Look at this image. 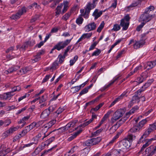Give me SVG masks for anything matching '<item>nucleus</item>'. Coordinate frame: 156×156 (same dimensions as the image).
Segmentation results:
<instances>
[{
    "label": "nucleus",
    "instance_id": "f257e3e1",
    "mask_svg": "<svg viewBox=\"0 0 156 156\" xmlns=\"http://www.w3.org/2000/svg\"><path fill=\"white\" fill-rule=\"evenodd\" d=\"M154 8L153 6H150L147 8L144 12L142 14L140 17V20L143 21L145 23L151 20L154 16V14H151L152 10H154Z\"/></svg>",
    "mask_w": 156,
    "mask_h": 156
},
{
    "label": "nucleus",
    "instance_id": "f03ea898",
    "mask_svg": "<svg viewBox=\"0 0 156 156\" xmlns=\"http://www.w3.org/2000/svg\"><path fill=\"white\" fill-rule=\"evenodd\" d=\"M130 146V141L126 139H124L122 140L119 143V147L120 149L119 150L115 149L112 152V154H115L119 155L120 151L122 150L123 151H126L128 148Z\"/></svg>",
    "mask_w": 156,
    "mask_h": 156
},
{
    "label": "nucleus",
    "instance_id": "7ed1b4c3",
    "mask_svg": "<svg viewBox=\"0 0 156 156\" xmlns=\"http://www.w3.org/2000/svg\"><path fill=\"white\" fill-rule=\"evenodd\" d=\"M124 113L123 109H120L117 110L113 114V117L111 119V122L113 123L122 117Z\"/></svg>",
    "mask_w": 156,
    "mask_h": 156
},
{
    "label": "nucleus",
    "instance_id": "20e7f679",
    "mask_svg": "<svg viewBox=\"0 0 156 156\" xmlns=\"http://www.w3.org/2000/svg\"><path fill=\"white\" fill-rule=\"evenodd\" d=\"M156 129V122L149 125L148 129L144 132L140 138L139 140H141L144 138L146 137Z\"/></svg>",
    "mask_w": 156,
    "mask_h": 156
},
{
    "label": "nucleus",
    "instance_id": "39448f33",
    "mask_svg": "<svg viewBox=\"0 0 156 156\" xmlns=\"http://www.w3.org/2000/svg\"><path fill=\"white\" fill-rule=\"evenodd\" d=\"M71 39H67L65 41H60L55 45V48L58 51H60L63 49L67 46L70 42Z\"/></svg>",
    "mask_w": 156,
    "mask_h": 156
},
{
    "label": "nucleus",
    "instance_id": "423d86ee",
    "mask_svg": "<svg viewBox=\"0 0 156 156\" xmlns=\"http://www.w3.org/2000/svg\"><path fill=\"white\" fill-rule=\"evenodd\" d=\"M72 45H70L68 46L66 49L65 50V51L64 53V54L62 55L60 54L58 56L59 58L58 62L59 63L61 64L64 61V59L65 58L66 56L68 55L67 52L69 51L71 49Z\"/></svg>",
    "mask_w": 156,
    "mask_h": 156
},
{
    "label": "nucleus",
    "instance_id": "0eeeda50",
    "mask_svg": "<svg viewBox=\"0 0 156 156\" xmlns=\"http://www.w3.org/2000/svg\"><path fill=\"white\" fill-rule=\"evenodd\" d=\"M63 5V3L60 4V5L57 6L56 9V11L55 12V15L58 17V15H59L61 13V9ZM68 7L66 5H64V8L62 9V14L64 13L67 10Z\"/></svg>",
    "mask_w": 156,
    "mask_h": 156
},
{
    "label": "nucleus",
    "instance_id": "6e6552de",
    "mask_svg": "<svg viewBox=\"0 0 156 156\" xmlns=\"http://www.w3.org/2000/svg\"><path fill=\"white\" fill-rule=\"evenodd\" d=\"M26 12V9L24 7H22L21 9L19 10L18 12L16 14L13 15L11 18L14 20L19 19L20 16L23 13Z\"/></svg>",
    "mask_w": 156,
    "mask_h": 156
},
{
    "label": "nucleus",
    "instance_id": "1a4fd4ad",
    "mask_svg": "<svg viewBox=\"0 0 156 156\" xmlns=\"http://www.w3.org/2000/svg\"><path fill=\"white\" fill-rule=\"evenodd\" d=\"M10 151V149L6 146L2 145L0 148V156H4Z\"/></svg>",
    "mask_w": 156,
    "mask_h": 156
},
{
    "label": "nucleus",
    "instance_id": "9d476101",
    "mask_svg": "<svg viewBox=\"0 0 156 156\" xmlns=\"http://www.w3.org/2000/svg\"><path fill=\"white\" fill-rule=\"evenodd\" d=\"M98 0H93L92 4L89 2L88 3L87 5L86 8L85 9V13H89L90 10L93 9L95 8L96 5H95V2L97 1Z\"/></svg>",
    "mask_w": 156,
    "mask_h": 156
},
{
    "label": "nucleus",
    "instance_id": "9b49d317",
    "mask_svg": "<svg viewBox=\"0 0 156 156\" xmlns=\"http://www.w3.org/2000/svg\"><path fill=\"white\" fill-rule=\"evenodd\" d=\"M96 24L94 22L89 23L85 27V31L89 32L95 30L96 28Z\"/></svg>",
    "mask_w": 156,
    "mask_h": 156
},
{
    "label": "nucleus",
    "instance_id": "f8f14e48",
    "mask_svg": "<svg viewBox=\"0 0 156 156\" xmlns=\"http://www.w3.org/2000/svg\"><path fill=\"white\" fill-rule=\"evenodd\" d=\"M42 122V121H39L37 123H32L30 125L26 126L25 128L24 129L28 133L30 130L33 129L35 126H39L41 124Z\"/></svg>",
    "mask_w": 156,
    "mask_h": 156
},
{
    "label": "nucleus",
    "instance_id": "ddd939ff",
    "mask_svg": "<svg viewBox=\"0 0 156 156\" xmlns=\"http://www.w3.org/2000/svg\"><path fill=\"white\" fill-rule=\"evenodd\" d=\"M50 111L47 108L45 109L40 115V118L42 119L47 118L50 114Z\"/></svg>",
    "mask_w": 156,
    "mask_h": 156
},
{
    "label": "nucleus",
    "instance_id": "4468645a",
    "mask_svg": "<svg viewBox=\"0 0 156 156\" xmlns=\"http://www.w3.org/2000/svg\"><path fill=\"white\" fill-rule=\"evenodd\" d=\"M146 152L148 153L149 151H150V156H152L155 154H156V146L154 147H153L152 146H151L150 147L147 148L145 150Z\"/></svg>",
    "mask_w": 156,
    "mask_h": 156
},
{
    "label": "nucleus",
    "instance_id": "2eb2a0df",
    "mask_svg": "<svg viewBox=\"0 0 156 156\" xmlns=\"http://www.w3.org/2000/svg\"><path fill=\"white\" fill-rule=\"evenodd\" d=\"M129 22H126L124 20H121L120 23V25L122 27L123 30H126L129 27Z\"/></svg>",
    "mask_w": 156,
    "mask_h": 156
},
{
    "label": "nucleus",
    "instance_id": "dca6fc26",
    "mask_svg": "<svg viewBox=\"0 0 156 156\" xmlns=\"http://www.w3.org/2000/svg\"><path fill=\"white\" fill-rule=\"evenodd\" d=\"M92 118L90 119L88 121H87L82 124L80 125L79 126L80 127H84L85 126L88 125L90 123H91L94 120V119L97 118V116L96 115L94 114V113H92Z\"/></svg>",
    "mask_w": 156,
    "mask_h": 156
},
{
    "label": "nucleus",
    "instance_id": "f3484780",
    "mask_svg": "<svg viewBox=\"0 0 156 156\" xmlns=\"http://www.w3.org/2000/svg\"><path fill=\"white\" fill-rule=\"evenodd\" d=\"M20 68V67L19 66H14L8 69V70H5L4 73L6 74H8L9 73H11L16 71Z\"/></svg>",
    "mask_w": 156,
    "mask_h": 156
},
{
    "label": "nucleus",
    "instance_id": "a211bd4d",
    "mask_svg": "<svg viewBox=\"0 0 156 156\" xmlns=\"http://www.w3.org/2000/svg\"><path fill=\"white\" fill-rule=\"evenodd\" d=\"M30 70V69L28 67H24L22 68L17 72L19 75H22L26 73Z\"/></svg>",
    "mask_w": 156,
    "mask_h": 156
},
{
    "label": "nucleus",
    "instance_id": "6ab92c4d",
    "mask_svg": "<svg viewBox=\"0 0 156 156\" xmlns=\"http://www.w3.org/2000/svg\"><path fill=\"white\" fill-rule=\"evenodd\" d=\"M98 9H96L93 13V16H94V19L96 20L102 14L103 11H101L98 12ZM105 11H103L104 12Z\"/></svg>",
    "mask_w": 156,
    "mask_h": 156
},
{
    "label": "nucleus",
    "instance_id": "aec40b11",
    "mask_svg": "<svg viewBox=\"0 0 156 156\" xmlns=\"http://www.w3.org/2000/svg\"><path fill=\"white\" fill-rule=\"evenodd\" d=\"M144 43V41L143 40L136 41L133 45L134 48L137 49L142 46Z\"/></svg>",
    "mask_w": 156,
    "mask_h": 156
},
{
    "label": "nucleus",
    "instance_id": "412c9836",
    "mask_svg": "<svg viewBox=\"0 0 156 156\" xmlns=\"http://www.w3.org/2000/svg\"><path fill=\"white\" fill-rule=\"evenodd\" d=\"M141 129L136 124L129 131V132L130 133H135L140 131Z\"/></svg>",
    "mask_w": 156,
    "mask_h": 156
},
{
    "label": "nucleus",
    "instance_id": "4be33fe9",
    "mask_svg": "<svg viewBox=\"0 0 156 156\" xmlns=\"http://www.w3.org/2000/svg\"><path fill=\"white\" fill-rule=\"evenodd\" d=\"M128 116L127 117L126 115L125 117L122 118L115 124H116V126L118 127L119 128L126 121L127 119L128 118Z\"/></svg>",
    "mask_w": 156,
    "mask_h": 156
},
{
    "label": "nucleus",
    "instance_id": "5701e85b",
    "mask_svg": "<svg viewBox=\"0 0 156 156\" xmlns=\"http://www.w3.org/2000/svg\"><path fill=\"white\" fill-rule=\"evenodd\" d=\"M82 132L81 130H80L76 132L73 133V134L69 137L68 139V141H71L75 138L79 134Z\"/></svg>",
    "mask_w": 156,
    "mask_h": 156
},
{
    "label": "nucleus",
    "instance_id": "b1692460",
    "mask_svg": "<svg viewBox=\"0 0 156 156\" xmlns=\"http://www.w3.org/2000/svg\"><path fill=\"white\" fill-rule=\"evenodd\" d=\"M76 121H74L73 122H71L68 123L64 127L66 128V130H68L69 129L73 127L75 125L76 123Z\"/></svg>",
    "mask_w": 156,
    "mask_h": 156
},
{
    "label": "nucleus",
    "instance_id": "393cba45",
    "mask_svg": "<svg viewBox=\"0 0 156 156\" xmlns=\"http://www.w3.org/2000/svg\"><path fill=\"white\" fill-rule=\"evenodd\" d=\"M90 151V148H85L84 149L81 151L80 156H87Z\"/></svg>",
    "mask_w": 156,
    "mask_h": 156
},
{
    "label": "nucleus",
    "instance_id": "a878e982",
    "mask_svg": "<svg viewBox=\"0 0 156 156\" xmlns=\"http://www.w3.org/2000/svg\"><path fill=\"white\" fill-rule=\"evenodd\" d=\"M52 132H50L49 134L46 135L45 133H43L42 132H41L35 136L39 140V139L42 136L44 135V136L42 138V140H43L44 138L49 135Z\"/></svg>",
    "mask_w": 156,
    "mask_h": 156
},
{
    "label": "nucleus",
    "instance_id": "bb28decb",
    "mask_svg": "<svg viewBox=\"0 0 156 156\" xmlns=\"http://www.w3.org/2000/svg\"><path fill=\"white\" fill-rule=\"evenodd\" d=\"M138 109V108L137 106L133 107L129 112L126 113V115L127 117L128 116V118H129L130 115L133 113L134 112L137 110Z\"/></svg>",
    "mask_w": 156,
    "mask_h": 156
},
{
    "label": "nucleus",
    "instance_id": "cd10ccee",
    "mask_svg": "<svg viewBox=\"0 0 156 156\" xmlns=\"http://www.w3.org/2000/svg\"><path fill=\"white\" fill-rule=\"evenodd\" d=\"M147 120L146 119H143L140 122L137 124L138 126L140 128L142 129V128L144 126L145 124L147 122Z\"/></svg>",
    "mask_w": 156,
    "mask_h": 156
},
{
    "label": "nucleus",
    "instance_id": "c85d7f7f",
    "mask_svg": "<svg viewBox=\"0 0 156 156\" xmlns=\"http://www.w3.org/2000/svg\"><path fill=\"white\" fill-rule=\"evenodd\" d=\"M93 145H95L98 144L101 140V138L100 137H98L91 139Z\"/></svg>",
    "mask_w": 156,
    "mask_h": 156
},
{
    "label": "nucleus",
    "instance_id": "c756f323",
    "mask_svg": "<svg viewBox=\"0 0 156 156\" xmlns=\"http://www.w3.org/2000/svg\"><path fill=\"white\" fill-rule=\"evenodd\" d=\"M156 61L148 62H147V66L148 67V69H151L154 67L156 65Z\"/></svg>",
    "mask_w": 156,
    "mask_h": 156
},
{
    "label": "nucleus",
    "instance_id": "7c9ffc66",
    "mask_svg": "<svg viewBox=\"0 0 156 156\" xmlns=\"http://www.w3.org/2000/svg\"><path fill=\"white\" fill-rule=\"evenodd\" d=\"M138 95L135 93V94L133 97L132 100L133 103L138 102L139 101L140 98L138 96Z\"/></svg>",
    "mask_w": 156,
    "mask_h": 156
},
{
    "label": "nucleus",
    "instance_id": "2f4dec72",
    "mask_svg": "<svg viewBox=\"0 0 156 156\" xmlns=\"http://www.w3.org/2000/svg\"><path fill=\"white\" fill-rule=\"evenodd\" d=\"M92 145H93L91 139L86 141L83 144V146L84 147L86 146H90Z\"/></svg>",
    "mask_w": 156,
    "mask_h": 156
},
{
    "label": "nucleus",
    "instance_id": "473e14b6",
    "mask_svg": "<svg viewBox=\"0 0 156 156\" xmlns=\"http://www.w3.org/2000/svg\"><path fill=\"white\" fill-rule=\"evenodd\" d=\"M19 128L18 126L15 127H12L8 130V132L10 134L16 131Z\"/></svg>",
    "mask_w": 156,
    "mask_h": 156
},
{
    "label": "nucleus",
    "instance_id": "72a5a7b5",
    "mask_svg": "<svg viewBox=\"0 0 156 156\" xmlns=\"http://www.w3.org/2000/svg\"><path fill=\"white\" fill-rule=\"evenodd\" d=\"M136 136L132 134H129L125 139L128 140L129 141H131L135 139Z\"/></svg>",
    "mask_w": 156,
    "mask_h": 156
},
{
    "label": "nucleus",
    "instance_id": "f704fd0d",
    "mask_svg": "<svg viewBox=\"0 0 156 156\" xmlns=\"http://www.w3.org/2000/svg\"><path fill=\"white\" fill-rule=\"evenodd\" d=\"M110 112H108L106 114H105L104 116V117L101 120L100 122V124H102L106 120V119L108 117L109 115L110 114Z\"/></svg>",
    "mask_w": 156,
    "mask_h": 156
},
{
    "label": "nucleus",
    "instance_id": "c9c22d12",
    "mask_svg": "<svg viewBox=\"0 0 156 156\" xmlns=\"http://www.w3.org/2000/svg\"><path fill=\"white\" fill-rule=\"evenodd\" d=\"M118 128L116 126V124H115L112 127L109 129L110 133V134H112L115 132L117 129Z\"/></svg>",
    "mask_w": 156,
    "mask_h": 156
},
{
    "label": "nucleus",
    "instance_id": "e433bc0d",
    "mask_svg": "<svg viewBox=\"0 0 156 156\" xmlns=\"http://www.w3.org/2000/svg\"><path fill=\"white\" fill-rule=\"evenodd\" d=\"M81 88L80 86H79L73 87L71 88V89L73 93H74L78 92Z\"/></svg>",
    "mask_w": 156,
    "mask_h": 156
},
{
    "label": "nucleus",
    "instance_id": "4c0bfd02",
    "mask_svg": "<svg viewBox=\"0 0 156 156\" xmlns=\"http://www.w3.org/2000/svg\"><path fill=\"white\" fill-rule=\"evenodd\" d=\"M78 57L77 55L74 56L73 59H71L70 61V66H73L76 62L78 59Z\"/></svg>",
    "mask_w": 156,
    "mask_h": 156
},
{
    "label": "nucleus",
    "instance_id": "58836bf2",
    "mask_svg": "<svg viewBox=\"0 0 156 156\" xmlns=\"http://www.w3.org/2000/svg\"><path fill=\"white\" fill-rule=\"evenodd\" d=\"M105 25V23L104 21H102L100 24L99 26L97 29V31L99 33L101 32V30L103 28Z\"/></svg>",
    "mask_w": 156,
    "mask_h": 156
},
{
    "label": "nucleus",
    "instance_id": "ea45409f",
    "mask_svg": "<svg viewBox=\"0 0 156 156\" xmlns=\"http://www.w3.org/2000/svg\"><path fill=\"white\" fill-rule=\"evenodd\" d=\"M66 130V128H65V127L64 126V127L59 128L57 130H53V132L54 131H56L58 132L57 133H62L64 132V131H65Z\"/></svg>",
    "mask_w": 156,
    "mask_h": 156
},
{
    "label": "nucleus",
    "instance_id": "a19ab883",
    "mask_svg": "<svg viewBox=\"0 0 156 156\" xmlns=\"http://www.w3.org/2000/svg\"><path fill=\"white\" fill-rule=\"evenodd\" d=\"M150 144V140H147L146 143L144 144L141 148V151H143L144 149Z\"/></svg>",
    "mask_w": 156,
    "mask_h": 156
},
{
    "label": "nucleus",
    "instance_id": "79ce46f5",
    "mask_svg": "<svg viewBox=\"0 0 156 156\" xmlns=\"http://www.w3.org/2000/svg\"><path fill=\"white\" fill-rule=\"evenodd\" d=\"M103 105V103L100 104L99 105H97L95 108L91 109V112L93 110L95 111H97Z\"/></svg>",
    "mask_w": 156,
    "mask_h": 156
},
{
    "label": "nucleus",
    "instance_id": "37998d69",
    "mask_svg": "<svg viewBox=\"0 0 156 156\" xmlns=\"http://www.w3.org/2000/svg\"><path fill=\"white\" fill-rule=\"evenodd\" d=\"M103 130V129L102 128H101L97 130H96L95 132L92 133V136H96L97 135H98L100 133L102 130Z\"/></svg>",
    "mask_w": 156,
    "mask_h": 156
},
{
    "label": "nucleus",
    "instance_id": "c03bdc74",
    "mask_svg": "<svg viewBox=\"0 0 156 156\" xmlns=\"http://www.w3.org/2000/svg\"><path fill=\"white\" fill-rule=\"evenodd\" d=\"M146 89V88L144 86H143L140 89L138 90L136 92H135V93L137 94V95H140V93L141 92L144 91Z\"/></svg>",
    "mask_w": 156,
    "mask_h": 156
},
{
    "label": "nucleus",
    "instance_id": "a18cd8bd",
    "mask_svg": "<svg viewBox=\"0 0 156 156\" xmlns=\"http://www.w3.org/2000/svg\"><path fill=\"white\" fill-rule=\"evenodd\" d=\"M83 21V19L81 16H79L76 21V23L78 24H81Z\"/></svg>",
    "mask_w": 156,
    "mask_h": 156
},
{
    "label": "nucleus",
    "instance_id": "49530a36",
    "mask_svg": "<svg viewBox=\"0 0 156 156\" xmlns=\"http://www.w3.org/2000/svg\"><path fill=\"white\" fill-rule=\"evenodd\" d=\"M120 29V25L117 24H115L113 26V27L112 29V30H113L115 31H117L119 30Z\"/></svg>",
    "mask_w": 156,
    "mask_h": 156
},
{
    "label": "nucleus",
    "instance_id": "de8ad7c7",
    "mask_svg": "<svg viewBox=\"0 0 156 156\" xmlns=\"http://www.w3.org/2000/svg\"><path fill=\"white\" fill-rule=\"evenodd\" d=\"M55 137L54 136H52L49 139H48L46 141V143H47V145H48L55 140Z\"/></svg>",
    "mask_w": 156,
    "mask_h": 156
},
{
    "label": "nucleus",
    "instance_id": "09e8293b",
    "mask_svg": "<svg viewBox=\"0 0 156 156\" xmlns=\"http://www.w3.org/2000/svg\"><path fill=\"white\" fill-rule=\"evenodd\" d=\"M140 4L139 2H135L132 3L128 7V8L134 7L135 6H137Z\"/></svg>",
    "mask_w": 156,
    "mask_h": 156
},
{
    "label": "nucleus",
    "instance_id": "8fccbe9b",
    "mask_svg": "<svg viewBox=\"0 0 156 156\" xmlns=\"http://www.w3.org/2000/svg\"><path fill=\"white\" fill-rule=\"evenodd\" d=\"M101 51L100 50L97 49V50L95 51L92 54V56H98L101 53Z\"/></svg>",
    "mask_w": 156,
    "mask_h": 156
},
{
    "label": "nucleus",
    "instance_id": "3c124183",
    "mask_svg": "<svg viewBox=\"0 0 156 156\" xmlns=\"http://www.w3.org/2000/svg\"><path fill=\"white\" fill-rule=\"evenodd\" d=\"M92 35V33L84 34L82 35L84 39L86 38H89Z\"/></svg>",
    "mask_w": 156,
    "mask_h": 156
},
{
    "label": "nucleus",
    "instance_id": "603ef678",
    "mask_svg": "<svg viewBox=\"0 0 156 156\" xmlns=\"http://www.w3.org/2000/svg\"><path fill=\"white\" fill-rule=\"evenodd\" d=\"M11 123V121L10 119H6L4 121V126H8Z\"/></svg>",
    "mask_w": 156,
    "mask_h": 156
},
{
    "label": "nucleus",
    "instance_id": "864d4df0",
    "mask_svg": "<svg viewBox=\"0 0 156 156\" xmlns=\"http://www.w3.org/2000/svg\"><path fill=\"white\" fill-rule=\"evenodd\" d=\"M98 42L95 41L94 42L93 44H92L90 46V47L89 49V51H91L96 46L98 43Z\"/></svg>",
    "mask_w": 156,
    "mask_h": 156
},
{
    "label": "nucleus",
    "instance_id": "5fc2aeb1",
    "mask_svg": "<svg viewBox=\"0 0 156 156\" xmlns=\"http://www.w3.org/2000/svg\"><path fill=\"white\" fill-rule=\"evenodd\" d=\"M88 91L87 89L85 87L80 92L79 95L80 96L83 94H86L88 92Z\"/></svg>",
    "mask_w": 156,
    "mask_h": 156
},
{
    "label": "nucleus",
    "instance_id": "6e6d98bb",
    "mask_svg": "<svg viewBox=\"0 0 156 156\" xmlns=\"http://www.w3.org/2000/svg\"><path fill=\"white\" fill-rule=\"evenodd\" d=\"M41 57L39 54H37L35 56V58L33 59V62H37L40 58Z\"/></svg>",
    "mask_w": 156,
    "mask_h": 156
},
{
    "label": "nucleus",
    "instance_id": "4d7b16f0",
    "mask_svg": "<svg viewBox=\"0 0 156 156\" xmlns=\"http://www.w3.org/2000/svg\"><path fill=\"white\" fill-rule=\"evenodd\" d=\"M70 15V13H68L66 14L64 16H63L62 17V19L66 20L69 17Z\"/></svg>",
    "mask_w": 156,
    "mask_h": 156
},
{
    "label": "nucleus",
    "instance_id": "13d9d810",
    "mask_svg": "<svg viewBox=\"0 0 156 156\" xmlns=\"http://www.w3.org/2000/svg\"><path fill=\"white\" fill-rule=\"evenodd\" d=\"M78 147L77 146H74L68 152V153H72L74 152L77 149Z\"/></svg>",
    "mask_w": 156,
    "mask_h": 156
},
{
    "label": "nucleus",
    "instance_id": "bf43d9fd",
    "mask_svg": "<svg viewBox=\"0 0 156 156\" xmlns=\"http://www.w3.org/2000/svg\"><path fill=\"white\" fill-rule=\"evenodd\" d=\"M145 24L144 23L142 22L140 25L137 26L136 28V30L138 31H140Z\"/></svg>",
    "mask_w": 156,
    "mask_h": 156
},
{
    "label": "nucleus",
    "instance_id": "052dcab7",
    "mask_svg": "<svg viewBox=\"0 0 156 156\" xmlns=\"http://www.w3.org/2000/svg\"><path fill=\"white\" fill-rule=\"evenodd\" d=\"M39 6V5H37V3H34L33 4L30 5L28 7L30 9H31L32 8H37V7Z\"/></svg>",
    "mask_w": 156,
    "mask_h": 156
},
{
    "label": "nucleus",
    "instance_id": "680f3d73",
    "mask_svg": "<svg viewBox=\"0 0 156 156\" xmlns=\"http://www.w3.org/2000/svg\"><path fill=\"white\" fill-rule=\"evenodd\" d=\"M51 76L50 75H46L42 80V83H44L47 81L49 79V78L50 77H51Z\"/></svg>",
    "mask_w": 156,
    "mask_h": 156
},
{
    "label": "nucleus",
    "instance_id": "e2e57ef3",
    "mask_svg": "<svg viewBox=\"0 0 156 156\" xmlns=\"http://www.w3.org/2000/svg\"><path fill=\"white\" fill-rule=\"evenodd\" d=\"M27 43V45L28 46H32L35 44L34 41H28L26 42Z\"/></svg>",
    "mask_w": 156,
    "mask_h": 156
},
{
    "label": "nucleus",
    "instance_id": "0e129e2a",
    "mask_svg": "<svg viewBox=\"0 0 156 156\" xmlns=\"http://www.w3.org/2000/svg\"><path fill=\"white\" fill-rule=\"evenodd\" d=\"M127 92L126 91H125L118 98H119V99H121L123 98L124 96H127L126 95V94L127 93Z\"/></svg>",
    "mask_w": 156,
    "mask_h": 156
},
{
    "label": "nucleus",
    "instance_id": "69168bd1",
    "mask_svg": "<svg viewBox=\"0 0 156 156\" xmlns=\"http://www.w3.org/2000/svg\"><path fill=\"white\" fill-rule=\"evenodd\" d=\"M28 47V45H27V43H26V42L20 48V49L21 50H23L24 51L25 50L26 48Z\"/></svg>",
    "mask_w": 156,
    "mask_h": 156
},
{
    "label": "nucleus",
    "instance_id": "338daca9",
    "mask_svg": "<svg viewBox=\"0 0 156 156\" xmlns=\"http://www.w3.org/2000/svg\"><path fill=\"white\" fill-rule=\"evenodd\" d=\"M56 122V121L55 120L53 119L50 121L48 123V124L49 126H50V127H51Z\"/></svg>",
    "mask_w": 156,
    "mask_h": 156
},
{
    "label": "nucleus",
    "instance_id": "774afa93",
    "mask_svg": "<svg viewBox=\"0 0 156 156\" xmlns=\"http://www.w3.org/2000/svg\"><path fill=\"white\" fill-rule=\"evenodd\" d=\"M21 137V135H20V134L18 135H16L13 138V142H15L18 140Z\"/></svg>",
    "mask_w": 156,
    "mask_h": 156
}]
</instances>
